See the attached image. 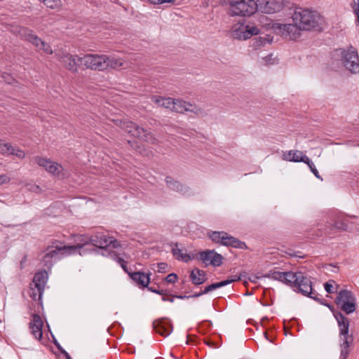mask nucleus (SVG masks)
I'll use <instances>...</instances> for the list:
<instances>
[{"instance_id": "obj_55", "label": "nucleus", "mask_w": 359, "mask_h": 359, "mask_svg": "<svg viewBox=\"0 0 359 359\" xmlns=\"http://www.w3.org/2000/svg\"><path fill=\"white\" fill-rule=\"evenodd\" d=\"M29 189L34 192H38L41 190L40 187L36 184H32Z\"/></svg>"}, {"instance_id": "obj_43", "label": "nucleus", "mask_w": 359, "mask_h": 359, "mask_svg": "<svg viewBox=\"0 0 359 359\" xmlns=\"http://www.w3.org/2000/svg\"><path fill=\"white\" fill-rule=\"evenodd\" d=\"M164 279L167 283H175L177 280V276L174 273H170Z\"/></svg>"}, {"instance_id": "obj_46", "label": "nucleus", "mask_w": 359, "mask_h": 359, "mask_svg": "<svg viewBox=\"0 0 359 359\" xmlns=\"http://www.w3.org/2000/svg\"><path fill=\"white\" fill-rule=\"evenodd\" d=\"M147 289L149 291H150L151 292H154V293L162 295V296L167 294V291L165 290H158L154 287H149V286L147 287Z\"/></svg>"}, {"instance_id": "obj_32", "label": "nucleus", "mask_w": 359, "mask_h": 359, "mask_svg": "<svg viewBox=\"0 0 359 359\" xmlns=\"http://www.w3.org/2000/svg\"><path fill=\"white\" fill-rule=\"evenodd\" d=\"M43 290H39L34 285H30L29 295L34 301H39L41 299Z\"/></svg>"}, {"instance_id": "obj_54", "label": "nucleus", "mask_w": 359, "mask_h": 359, "mask_svg": "<svg viewBox=\"0 0 359 359\" xmlns=\"http://www.w3.org/2000/svg\"><path fill=\"white\" fill-rule=\"evenodd\" d=\"M15 147L12 146L11 144H9L8 147H7V151L5 155H13V152L15 151Z\"/></svg>"}, {"instance_id": "obj_17", "label": "nucleus", "mask_w": 359, "mask_h": 359, "mask_svg": "<svg viewBox=\"0 0 359 359\" xmlns=\"http://www.w3.org/2000/svg\"><path fill=\"white\" fill-rule=\"evenodd\" d=\"M333 227L338 230L346 231L349 226V222L346 215L341 212H334L330 217Z\"/></svg>"}, {"instance_id": "obj_41", "label": "nucleus", "mask_w": 359, "mask_h": 359, "mask_svg": "<svg viewBox=\"0 0 359 359\" xmlns=\"http://www.w3.org/2000/svg\"><path fill=\"white\" fill-rule=\"evenodd\" d=\"M108 255L110 257V258L111 259H113L114 261H115L118 264L121 263L119 259H124L123 257H120V255L117 252H116L115 251H113V250L109 251L108 252Z\"/></svg>"}, {"instance_id": "obj_45", "label": "nucleus", "mask_w": 359, "mask_h": 359, "mask_svg": "<svg viewBox=\"0 0 359 359\" xmlns=\"http://www.w3.org/2000/svg\"><path fill=\"white\" fill-rule=\"evenodd\" d=\"M119 261L121 262V263L119 264V265L121 266V268L123 269V270L128 274V276L130 277V274L133 273V272L130 271L129 269L128 268L127 266V262L125 261V259H119Z\"/></svg>"}, {"instance_id": "obj_27", "label": "nucleus", "mask_w": 359, "mask_h": 359, "mask_svg": "<svg viewBox=\"0 0 359 359\" xmlns=\"http://www.w3.org/2000/svg\"><path fill=\"white\" fill-rule=\"evenodd\" d=\"M172 246V253L177 259H182L185 262L191 260V257L189 255L185 253H182V250L178 248V243H175L170 245Z\"/></svg>"}, {"instance_id": "obj_15", "label": "nucleus", "mask_w": 359, "mask_h": 359, "mask_svg": "<svg viewBox=\"0 0 359 359\" xmlns=\"http://www.w3.org/2000/svg\"><path fill=\"white\" fill-rule=\"evenodd\" d=\"M172 111L182 114L190 111L198 114L201 111V109L191 102H186L183 100L175 99Z\"/></svg>"}, {"instance_id": "obj_50", "label": "nucleus", "mask_w": 359, "mask_h": 359, "mask_svg": "<svg viewBox=\"0 0 359 359\" xmlns=\"http://www.w3.org/2000/svg\"><path fill=\"white\" fill-rule=\"evenodd\" d=\"M55 344L56 346V347L60 350L61 353L64 355V356L66 358V359H72L71 356L69 355V354L65 351L64 350L61 346L60 345V344H58L57 341H55Z\"/></svg>"}, {"instance_id": "obj_60", "label": "nucleus", "mask_w": 359, "mask_h": 359, "mask_svg": "<svg viewBox=\"0 0 359 359\" xmlns=\"http://www.w3.org/2000/svg\"><path fill=\"white\" fill-rule=\"evenodd\" d=\"M151 4H163V0H149Z\"/></svg>"}, {"instance_id": "obj_42", "label": "nucleus", "mask_w": 359, "mask_h": 359, "mask_svg": "<svg viewBox=\"0 0 359 359\" xmlns=\"http://www.w3.org/2000/svg\"><path fill=\"white\" fill-rule=\"evenodd\" d=\"M39 49L42 50L44 53H46L47 54L53 53V50H52L50 46L48 43H46L44 41H43V44H41V46H40V48Z\"/></svg>"}, {"instance_id": "obj_14", "label": "nucleus", "mask_w": 359, "mask_h": 359, "mask_svg": "<svg viewBox=\"0 0 359 359\" xmlns=\"http://www.w3.org/2000/svg\"><path fill=\"white\" fill-rule=\"evenodd\" d=\"M274 28L278 29L281 35L292 40L299 37L300 30H302L294 22V24H278Z\"/></svg>"}, {"instance_id": "obj_56", "label": "nucleus", "mask_w": 359, "mask_h": 359, "mask_svg": "<svg viewBox=\"0 0 359 359\" xmlns=\"http://www.w3.org/2000/svg\"><path fill=\"white\" fill-rule=\"evenodd\" d=\"M174 298H175L174 297L169 298V297H166L165 295H163L161 299L163 302H169L172 303L174 302Z\"/></svg>"}, {"instance_id": "obj_20", "label": "nucleus", "mask_w": 359, "mask_h": 359, "mask_svg": "<svg viewBox=\"0 0 359 359\" xmlns=\"http://www.w3.org/2000/svg\"><path fill=\"white\" fill-rule=\"evenodd\" d=\"M151 273H144L141 271L133 272L130 274V278L138 285L142 287H147L150 283Z\"/></svg>"}, {"instance_id": "obj_26", "label": "nucleus", "mask_w": 359, "mask_h": 359, "mask_svg": "<svg viewBox=\"0 0 359 359\" xmlns=\"http://www.w3.org/2000/svg\"><path fill=\"white\" fill-rule=\"evenodd\" d=\"M306 158H309L307 156L304 155L303 152L300 151H290L287 154V156L285 157V159L290 161L294 162H303L305 163Z\"/></svg>"}, {"instance_id": "obj_11", "label": "nucleus", "mask_w": 359, "mask_h": 359, "mask_svg": "<svg viewBox=\"0 0 359 359\" xmlns=\"http://www.w3.org/2000/svg\"><path fill=\"white\" fill-rule=\"evenodd\" d=\"M258 11L272 14L280 11L284 6V0H257Z\"/></svg>"}, {"instance_id": "obj_37", "label": "nucleus", "mask_w": 359, "mask_h": 359, "mask_svg": "<svg viewBox=\"0 0 359 359\" xmlns=\"http://www.w3.org/2000/svg\"><path fill=\"white\" fill-rule=\"evenodd\" d=\"M306 161H305V163L308 165L309 168H310V170L313 172V174L318 179H320L323 180V179L320 177L318 170L316 169L314 163L309 158H305Z\"/></svg>"}, {"instance_id": "obj_1", "label": "nucleus", "mask_w": 359, "mask_h": 359, "mask_svg": "<svg viewBox=\"0 0 359 359\" xmlns=\"http://www.w3.org/2000/svg\"><path fill=\"white\" fill-rule=\"evenodd\" d=\"M266 277L279 280L292 287L295 292H300L313 299H317L312 292V282L309 277L301 271L280 272L270 271Z\"/></svg>"}, {"instance_id": "obj_16", "label": "nucleus", "mask_w": 359, "mask_h": 359, "mask_svg": "<svg viewBox=\"0 0 359 359\" xmlns=\"http://www.w3.org/2000/svg\"><path fill=\"white\" fill-rule=\"evenodd\" d=\"M153 327L156 332L164 337L170 335L173 330L170 320L165 318L154 320Z\"/></svg>"}, {"instance_id": "obj_51", "label": "nucleus", "mask_w": 359, "mask_h": 359, "mask_svg": "<svg viewBox=\"0 0 359 359\" xmlns=\"http://www.w3.org/2000/svg\"><path fill=\"white\" fill-rule=\"evenodd\" d=\"M157 267H158L157 271L158 273H164L166 271L168 265L165 263L161 262V263H158L157 264Z\"/></svg>"}, {"instance_id": "obj_53", "label": "nucleus", "mask_w": 359, "mask_h": 359, "mask_svg": "<svg viewBox=\"0 0 359 359\" xmlns=\"http://www.w3.org/2000/svg\"><path fill=\"white\" fill-rule=\"evenodd\" d=\"M10 182V177L6 175H0V184L8 183Z\"/></svg>"}, {"instance_id": "obj_4", "label": "nucleus", "mask_w": 359, "mask_h": 359, "mask_svg": "<svg viewBox=\"0 0 359 359\" xmlns=\"http://www.w3.org/2000/svg\"><path fill=\"white\" fill-rule=\"evenodd\" d=\"M230 16L249 17L258 11L257 0H224Z\"/></svg>"}, {"instance_id": "obj_36", "label": "nucleus", "mask_w": 359, "mask_h": 359, "mask_svg": "<svg viewBox=\"0 0 359 359\" xmlns=\"http://www.w3.org/2000/svg\"><path fill=\"white\" fill-rule=\"evenodd\" d=\"M267 42H268V41L266 40V39L265 37H261V36L256 37L253 39V43L252 44V47L254 49H257L262 46H264Z\"/></svg>"}, {"instance_id": "obj_18", "label": "nucleus", "mask_w": 359, "mask_h": 359, "mask_svg": "<svg viewBox=\"0 0 359 359\" xmlns=\"http://www.w3.org/2000/svg\"><path fill=\"white\" fill-rule=\"evenodd\" d=\"M165 180L168 189L177 191L182 195H188L189 194L190 188L189 187L174 180L172 177L168 176Z\"/></svg>"}, {"instance_id": "obj_34", "label": "nucleus", "mask_w": 359, "mask_h": 359, "mask_svg": "<svg viewBox=\"0 0 359 359\" xmlns=\"http://www.w3.org/2000/svg\"><path fill=\"white\" fill-rule=\"evenodd\" d=\"M34 161L39 166L44 168V169L48 172V167L50 165L51 160L49 158L36 156L34 158Z\"/></svg>"}, {"instance_id": "obj_25", "label": "nucleus", "mask_w": 359, "mask_h": 359, "mask_svg": "<svg viewBox=\"0 0 359 359\" xmlns=\"http://www.w3.org/2000/svg\"><path fill=\"white\" fill-rule=\"evenodd\" d=\"M236 280V278H230V279H226V280H222L220 282L212 283L205 287V289L203 290V293L207 294L214 290L220 288L222 287H224Z\"/></svg>"}, {"instance_id": "obj_30", "label": "nucleus", "mask_w": 359, "mask_h": 359, "mask_svg": "<svg viewBox=\"0 0 359 359\" xmlns=\"http://www.w3.org/2000/svg\"><path fill=\"white\" fill-rule=\"evenodd\" d=\"M346 314H351L353 313L356 309V299H352L348 302H344L340 306H338Z\"/></svg>"}, {"instance_id": "obj_52", "label": "nucleus", "mask_w": 359, "mask_h": 359, "mask_svg": "<svg viewBox=\"0 0 359 359\" xmlns=\"http://www.w3.org/2000/svg\"><path fill=\"white\" fill-rule=\"evenodd\" d=\"M9 143H4L1 140H0V151L2 154L5 155L7 151V147H8Z\"/></svg>"}, {"instance_id": "obj_19", "label": "nucleus", "mask_w": 359, "mask_h": 359, "mask_svg": "<svg viewBox=\"0 0 359 359\" xmlns=\"http://www.w3.org/2000/svg\"><path fill=\"white\" fill-rule=\"evenodd\" d=\"M43 321L38 314H33L32 320L29 323V328L32 330V334L38 340L42 338Z\"/></svg>"}, {"instance_id": "obj_8", "label": "nucleus", "mask_w": 359, "mask_h": 359, "mask_svg": "<svg viewBox=\"0 0 359 359\" xmlns=\"http://www.w3.org/2000/svg\"><path fill=\"white\" fill-rule=\"evenodd\" d=\"M107 55L86 54L82 57L81 65L86 69L95 71H104L107 69Z\"/></svg>"}, {"instance_id": "obj_2", "label": "nucleus", "mask_w": 359, "mask_h": 359, "mask_svg": "<svg viewBox=\"0 0 359 359\" xmlns=\"http://www.w3.org/2000/svg\"><path fill=\"white\" fill-rule=\"evenodd\" d=\"M83 247L81 245H65L59 241H53L48 245L44 251L45 255L41 259V263L48 269H50L54 263L64 256H67L75 252Z\"/></svg>"}, {"instance_id": "obj_22", "label": "nucleus", "mask_w": 359, "mask_h": 359, "mask_svg": "<svg viewBox=\"0 0 359 359\" xmlns=\"http://www.w3.org/2000/svg\"><path fill=\"white\" fill-rule=\"evenodd\" d=\"M355 299L354 294L348 290H341L338 294L335 299V303L338 306L341 305L344 302H348Z\"/></svg>"}, {"instance_id": "obj_57", "label": "nucleus", "mask_w": 359, "mask_h": 359, "mask_svg": "<svg viewBox=\"0 0 359 359\" xmlns=\"http://www.w3.org/2000/svg\"><path fill=\"white\" fill-rule=\"evenodd\" d=\"M3 78L8 83H11V80L13 79L11 76L8 74H6V76H3Z\"/></svg>"}, {"instance_id": "obj_38", "label": "nucleus", "mask_w": 359, "mask_h": 359, "mask_svg": "<svg viewBox=\"0 0 359 359\" xmlns=\"http://www.w3.org/2000/svg\"><path fill=\"white\" fill-rule=\"evenodd\" d=\"M43 4L50 8L54 9L61 6L60 0H41Z\"/></svg>"}, {"instance_id": "obj_28", "label": "nucleus", "mask_w": 359, "mask_h": 359, "mask_svg": "<svg viewBox=\"0 0 359 359\" xmlns=\"http://www.w3.org/2000/svg\"><path fill=\"white\" fill-rule=\"evenodd\" d=\"M247 27L245 25H241L238 27H233L232 30L231 36L234 39L238 40H246L245 30Z\"/></svg>"}, {"instance_id": "obj_58", "label": "nucleus", "mask_w": 359, "mask_h": 359, "mask_svg": "<svg viewBox=\"0 0 359 359\" xmlns=\"http://www.w3.org/2000/svg\"><path fill=\"white\" fill-rule=\"evenodd\" d=\"M174 297L180 299H189L190 296L189 295H188V296H186V295H175V296H174Z\"/></svg>"}, {"instance_id": "obj_31", "label": "nucleus", "mask_w": 359, "mask_h": 359, "mask_svg": "<svg viewBox=\"0 0 359 359\" xmlns=\"http://www.w3.org/2000/svg\"><path fill=\"white\" fill-rule=\"evenodd\" d=\"M107 69L108 68L116 69L123 66V60L121 58L107 55V60H106Z\"/></svg>"}, {"instance_id": "obj_13", "label": "nucleus", "mask_w": 359, "mask_h": 359, "mask_svg": "<svg viewBox=\"0 0 359 359\" xmlns=\"http://www.w3.org/2000/svg\"><path fill=\"white\" fill-rule=\"evenodd\" d=\"M335 319L337 321L338 327L339 329V338L340 341H344L345 339L347 341L349 339L353 341V336L348 334L349 332V320L341 312H337L334 314Z\"/></svg>"}, {"instance_id": "obj_3", "label": "nucleus", "mask_w": 359, "mask_h": 359, "mask_svg": "<svg viewBox=\"0 0 359 359\" xmlns=\"http://www.w3.org/2000/svg\"><path fill=\"white\" fill-rule=\"evenodd\" d=\"M293 22L302 30H320L324 23V19L319 13L309 9L298 8L292 16Z\"/></svg>"}, {"instance_id": "obj_12", "label": "nucleus", "mask_w": 359, "mask_h": 359, "mask_svg": "<svg viewBox=\"0 0 359 359\" xmlns=\"http://www.w3.org/2000/svg\"><path fill=\"white\" fill-rule=\"evenodd\" d=\"M198 255L197 259L201 260L206 266H219L222 264L223 257L215 250L202 251Z\"/></svg>"}, {"instance_id": "obj_59", "label": "nucleus", "mask_w": 359, "mask_h": 359, "mask_svg": "<svg viewBox=\"0 0 359 359\" xmlns=\"http://www.w3.org/2000/svg\"><path fill=\"white\" fill-rule=\"evenodd\" d=\"M205 293H203V291L201 292H198V293H196L194 294H192V295H189L190 296V298H194V297H198L203 294H205Z\"/></svg>"}, {"instance_id": "obj_24", "label": "nucleus", "mask_w": 359, "mask_h": 359, "mask_svg": "<svg viewBox=\"0 0 359 359\" xmlns=\"http://www.w3.org/2000/svg\"><path fill=\"white\" fill-rule=\"evenodd\" d=\"M23 34L25 39L32 43L37 48H39L41 44H43V41L34 34L32 30L25 29Z\"/></svg>"}, {"instance_id": "obj_33", "label": "nucleus", "mask_w": 359, "mask_h": 359, "mask_svg": "<svg viewBox=\"0 0 359 359\" xmlns=\"http://www.w3.org/2000/svg\"><path fill=\"white\" fill-rule=\"evenodd\" d=\"M62 170L63 168L60 164L51 161L48 170L49 173L60 177Z\"/></svg>"}, {"instance_id": "obj_61", "label": "nucleus", "mask_w": 359, "mask_h": 359, "mask_svg": "<svg viewBox=\"0 0 359 359\" xmlns=\"http://www.w3.org/2000/svg\"><path fill=\"white\" fill-rule=\"evenodd\" d=\"M312 292H313V296H316V297H317V299H315V300H316V301H317V302H320V304H323V302H320V299L318 297V294H316L313 290H312Z\"/></svg>"}, {"instance_id": "obj_44", "label": "nucleus", "mask_w": 359, "mask_h": 359, "mask_svg": "<svg viewBox=\"0 0 359 359\" xmlns=\"http://www.w3.org/2000/svg\"><path fill=\"white\" fill-rule=\"evenodd\" d=\"M128 143L129 144H130V146H131L132 147H134V148H135V149L137 152H139V153H140V154H142L144 155V154L143 153V150H142V147L138 144V143H137V142H135V141H130V140H128Z\"/></svg>"}, {"instance_id": "obj_49", "label": "nucleus", "mask_w": 359, "mask_h": 359, "mask_svg": "<svg viewBox=\"0 0 359 359\" xmlns=\"http://www.w3.org/2000/svg\"><path fill=\"white\" fill-rule=\"evenodd\" d=\"M151 101L156 104L159 107H162V102L163 101V97L154 95L151 97Z\"/></svg>"}, {"instance_id": "obj_23", "label": "nucleus", "mask_w": 359, "mask_h": 359, "mask_svg": "<svg viewBox=\"0 0 359 359\" xmlns=\"http://www.w3.org/2000/svg\"><path fill=\"white\" fill-rule=\"evenodd\" d=\"M190 278L194 285H201L205 281V272L196 268L191 272Z\"/></svg>"}, {"instance_id": "obj_7", "label": "nucleus", "mask_w": 359, "mask_h": 359, "mask_svg": "<svg viewBox=\"0 0 359 359\" xmlns=\"http://www.w3.org/2000/svg\"><path fill=\"white\" fill-rule=\"evenodd\" d=\"M210 238L216 243H220L224 246H230L238 249H246L247 245L244 242L228 234L225 231H212L209 233Z\"/></svg>"}, {"instance_id": "obj_10", "label": "nucleus", "mask_w": 359, "mask_h": 359, "mask_svg": "<svg viewBox=\"0 0 359 359\" xmlns=\"http://www.w3.org/2000/svg\"><path fill=\"white\" fill-rule=\"evenodd\" d=\"M88 243L100 249H106L108 247H112L115 249L121 247L120 243L116 239L103 233H97L92 236L89 241H86V243Z\"/></svg>"}, {"instance_id": "obj_35", "label": "nucleus", "mask_w": 359, "mask_h": 359, "mask_svg": "<svg viewBox=\"0 0 359 359\" xmlns=\"http://www.w3.org/2000/svg\"><path fill=\"white\" fill-rule=\"evenodd\" d=\"M245 27H247L245 30L246 39H250L254 35H257L259 32V29L255 25H245Z\"/></svg>"}, {"instance_id": "obj_5", "label": "nucleus", "mask_w": 359, "mask_h": 359, "mask_svg": "<svg viewBox=\"0 0 359 359\" xmlns=\"http://www.w3.org/2000/svg\"><path fill=\"white\" fill-rule=\"evenodd\" d=\"M335 55L347 71L351 74L359 73V55L355 48L350 46L346 48L337 49Z\"/></svg>"}, {"instance_id": "obj_47", "label": "nucleus", "mask_w": 359, "mask_h": 359, "mask_svg": "<svg viewBox=\"0 0 359 359\" xmlns=\"http://www.w3.org/2000/svg\"><path fill=\"white\" fill-rule=\"evenodd\" d=\"M14 150L13 155L16 156L18 158L23 159L25 157V153L20 148L15 147Z\"/></svg>"}, {"instance_id": "obj_39", "label": "nucleus", "mask_w": 359, "mask_h": 359, "mask_svg": "<svg viewBox=\"0 0 359 359\" xmlns=\"http://www.w3.org/2000/svg\"><path fill=\"white\" fill-rule=\"evenodd\" d=\"M175 99L172 97H163V101L162 102V107L170 109L172 110V107L174 104Z\"/></svg>"}, {"instance_id": "obj_62", "label": "nucleus", "mask_w": 359, "mask_h": 359, "mask_svg": "<svg viewBox=\"0 0 359 359\" xmlns=\"http://www.w3.org/2000/svg\"><path fill=\"white\" fill-rule=\"evenodd\" d=\"M175 0H163V3H172L174 2Z\"/></svg>"}, {"instance_id": "obj_40", "label": "nucleus", "mask_w": 359, "mask_h": 359, "mask_svg": "<svg viewBox=\"0 0 359 359\" xmlns=\"http://www.w3.org/2000/svg\"><path fill=\"white\" fill-rule=\"evenodd\" d=\"M334 283L335 282L334 280H330L329 281H327V283H325L324 284L325 290L327 293L331 294V293L335 292V290L333 288V283Z\"/></svg>"}, {"instance_id": "obj_48", "label": "nucleus", "mask_w": 359, "mask_h": 359, "mask_svg": "<svg viewBox=\"0 0 359 359\" xmlns=\"http://www.w3.org/2000/svg\"><path fill=\"white\" fill-rule=\"evenodd\" d=\"M353 8L357 17V22L359 24V0H353Z\"/></svg>"}, {"instance_id": "obj_6", "label": "nucleus", "mask_w": 359, "mask_h": 359, "mask_svg": "<svg viewBox=\"0 0 359 359\" xmlns=\"http://www.w3.org/2000/svg\"><path fill=\"white\" fill-rule=\"evenodd\" d=\"M117 122L119 123L120 127L123 130L132 136L141 139L151 144H156L158 143V140L152 133L139 126L135 123L128 121H117Z\"/></svg>"}, {"instance_id": "obj_9", "label": "nucleus", "mask_w": 359, "mask_h": 359, "mask_svg": "<svg viewBox=\"0 0 359 359\" xmlns=\"http://www.w3.org/2000/svg\"><path fill=\"white\" fill-rule=\"evenodd\" d=\"M57 60L62 65L72 73L78 72V67L81 65L82 57L77 55H72L67 51H58L55 53Z\"/></svg>"}, {"instance_id": "obj_21", "label": "nucleus", "mask_w": 359, "mask_h": 359, "mask_svg": "<svg viewBox=\"0 0 359 359\" xmlns=\"http://www.w3.org/2000/svg\"><path fill=\"white\" fill-rule=\"evenodd\" d=\"M48 280V274L46 271H39L35 273L32 283L30 285H34L39 290H43Z\"/></svg>"}, {"instance_id": "obj_29", "label": "nucleus", "mask_w": 359, "mask_h": 359, "mask_svg": "<svg viewBox=\"0 0 359 359\" xmlns=\"http://www.w3.org/2000/svg\"><path fill=\"white\" fill-rule=\"evenodd\" d=\"M353 343V341H351L350 339L347 341V339H345L344 341H341L340 343V347H341V352H340V356L339 359H347L348 355H349V346Z\"/></svg>"}, {"instance_id": "obj_63", "label": "nucleus", "mask_w": 359, "mask_h": 359, "mask_svg": "<svg viewBox=\"0 0 359 359\" xmlns=\"http://www.w3.org/2000/svg\"><path fill=\"white\" fill-rule=\"evenodd\" d=\"M325 306H327V307L330 308V306L329 304H324Z\"/></svg>"}]
</instances>
